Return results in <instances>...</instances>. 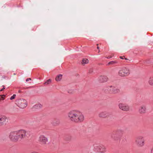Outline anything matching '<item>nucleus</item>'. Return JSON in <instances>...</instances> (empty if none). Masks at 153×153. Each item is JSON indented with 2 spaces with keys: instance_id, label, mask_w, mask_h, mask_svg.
I'll return each mask as SVG.
<instances>
[{
  "instance_id": "1",
  "label": "nucleus",
  "mask_w": 153,
  "mask_h": 153,
  "mask_svg": "<svg viewBox=\"0 0 153 153\" xmlns=\"http://www.w3.org/2000/svg\"><path fill=\"white\" fill-rule=\"evenodd\" d=\"M68 116L71 121L76 123L82 122L84 119L82 114L78 111H71L68 113Z\"/></svg>"
},
{
  "instance_id": "2",
  "label": "nucleus",
  "mask_w": 153,
  "mask_h": 153,
  "mask_svg": "<svg viewBox=\"0 0 153 153\" xmlns=\"http://www.w3.org/2000/svg\"><path fill=\"white\" fill-rule=\"evenodd\" d=\"M130 73L129 68L127 67H123L120 68L118 74L121 76H126L129 75Z\"/></svg>"
},
{
  "instance_id": "3",
  "label": "nucleus",
  "mask_w": 153,
  "mask_h": 153,
  "mask_svg": "<svg viewBox=\"0 0 153 153\" xmlns=\"http://www.w3.org/2000/svg\"><path fill=\"white\" fill-rule=\"evenodd\" d=\"M16 104L18 107L24 108L27 105V103L26 100L23 99H19L16 101Z\"/></svg>"
},
{
  "instance_id": "4",
  "label": "nucleus",
  "mask_w": 153,
  "mask_h": 153,
  "mask_svg": "<svg viewBox=\"0 0 153 153\" xmlns=\"http://www.w3.org/2000/svg\"><path fill=\"white\" fill-rule=\"evenodd\" d=\"M93 150L95 153H106V152L105 148L100 145H94Z\"/></svg>"
},
{
  "instance_id": "5",
  "label": "nucleus",
  "mask_w": 153,
  "mask_h": 153,
  "mask_svg": "<svg viewBox=\"0 0 153 153\" xmlns=\"http://www.w3.org/2000/svg\"><path fill=\"white\" fill-rule=\"evenodd\" d=\"M136 145L138 147L143 146L145 144V140L144 138L142 136H139L136 137L135 140Z\"/></svg>"
},
{
  "instance_id": "6",
  "label": "nucleus",
  "mask_w": 153,
  "mask_h": 153,
  "mask_svg": "<svg viewBox=\"0 0 153 153\" xmlns=\"http://www.w3.org/2000/svg\"><path fill=\"white\" fill-rule=\"evenodd\" d=\"M38 141L39 143L42 145H45L47 144L48 142V138L43 134L40 135L38 139Z\"/></svg>"
},
{
  "instance_id": "7",
  "label": "nucleus",
  "mask_w": 153,
  "mask_h": 153,
  "mask_svg": "<svg viewBox=\"0 0 153 153\" xmlns=\"http://www.w3.org/2000/svg\"><path fill=\"white\" fill-rule=\"evenodd\" d=\"M19 140L24 138L26 136V131L23 129L16 131Z\"/></svg>"
},
{
  "instance_id": "8",
  "label": "nucleus",
  "mask_w": 153,
  "mask_h": 153,
  "mask_svg": "<svg viewBox=\"0 0 153 153\" xmlns=\"http://www.w3.org/2000/svg\"><path fill=\"white\" fill-rule=\"evenodd\" d=\"M119 109L123 111H127L130 110V107L128 104L123 103H120L118 104Z\"/></svg>"
},
{
  "instance_id": "9",
  "label": "nucleus",
  "mask_w": 153,
  "mask_h": 153,
  "mask_svg": "<svg viewBox=\"0 0 153 153\" xmlns=\"http://www.w3.org/2000/svg\"><path fill=\"white\" fill-rule=\"evenodd\" d=\"M9 137L11 140L13 141H19L16 131L11 132L10 134Z\"/></svg>"
},
{
  "instance_id": "10",
  "label": "nucleus",
  "mask_w": 153,
  "mask_h": 153,
  "mask_svg": "<svg viewBox=\"0 0 153 153\" xmlns=\"http://www.w3.org/2000/svg\"><path fill=\"white\" fill-rule=\"evenodd\" d=\"M108 88L110 90L109 92L111 94H116L119 93L120 91L119 89L116 88L112 86H109Z\"/></svg>"
},
{
  "instance_id": "11",
  "label": "nucleus",
  "mask_w": 153,
  "mask_h": 153,
  "mask_svg": "<svg viewBox=\"0 0 153 153\" xmlns=\"http://www.w3.org/2000/svg\"><path fill=\"white\" fill-rule=\"evenodd\" d=\"M147 108L145 105H143L140 106L138 109L139 113L140 114H144L147 112Z\"/></svg>"
},
{
  "instance_id": "12",
  "label": "nucleus",
  "mask_w": 153,
  "mask_h": 153,
  "mask_svg": "<svg viewBox=\"0 0 153 153\" xmlns=\"http://www.w3.org/2000/svg\"><path fill=\"white\" fill-rule=\"evenodd\" d=\"M110 113L106 111H102L100 112L98 116L100 117L105 118L108 117L110 116Z\"/></svg>"
},
{
  "instance_id": "13",
  "label": "nucleus",
  "mask_w": 153,
  "mask_h": 153,
  "mask_svg": "<svg viewBox=\"0 0 153 153\" xmlns=\"http://www.w3.org/2000/svg\"><path fill=\"white\" fill-rule=\"evenodd\" d=\"M7 117L4 115H0V126L3 125L7 120Z\"/></svg>"
},
{
  "instance_id": "14",
  "label": "nucleus",
  "mask_w": 153,
  "mask_h": 153,
  "mask_svg": "<svg viewBox=\"0 0 153 153\" xmlns=\"http://www.w3.org/2000/svg\"><path fill=\"white\" fill-rule=\"evenodd\" d=\"M108 79L107 77L105 76H100L99 77V81L101 82L107 81Z\"/></svg>"
},
{
  "instance_id": "15",
  "label": "nucleus",
  "mask_w": 153,
  "mask_h": 153,
  "mask_svg": "<svg viewBox=\"0 0 153 153\" xmlns=\"http://www.w3.org/2000/svg\"><path fill=\"white\" fill-rule=\"evenodd\" d=\"M111 137L113 140H118V135L117 134H113L111 135Z\"/></svg>"
},
{
  "instance_id": "16",
  "label": "nucleus",
  "mask_w": 153,
  "mask_h": 153,
  "mask_svg": "<svg viewBox=\"0 0 153 153\" xmlns=\"http://www.w3.org/2000/svg\"><path fill=\"white\" fill-rule=\"evenodd\" d=\"M62 74H59L56 76L55 80L57 82L59 81L62 79Z\"/></svg>"
},
{
  "instance_id": "17",
  "label": "nucleus",
  "mask_w": 153,
  "mask_h": 153,
  "mask_svg": "<svg viewBox=\"0 0 153 153\" xmlns=\"http://www.w3.org/2000/svg\"><path fill=\"white\" fill-rule=\"evenodd\" d=\"M118 63V62L117 61H112L110 62L108 64V65H114Z\"/></svg>"
},
{
  "instance_id": "18",
  "label": "nucleus",
  "mask_w": 153,
  "mask_h": 153,
  "mask_svg": "<svg viewBox=\"0 0 153 153\" xmlns=\"http://www.w3.org/2000/svg\"><path fill=\"white\" fill-rule=\"evenodd\" d=\"M89 62L88 60L86 58H85L83 59L82 62V64L85 65L88 63Z\"/></svg>"
},
{
  "instance_id": "19",
  "label": "nucleus",
  "mask_w": 153,
  "mask_h": 153,
  "mask_svg": "<svg viewBox=\"0 0 153 153\" xmlns=\"http://www.w3.org/2000/svg\"><path fill=\"white\" fill-rule=\"evenodd\" d=\"M149 83L151 85H153V77H150L149 81Z\"/></svg>"
},
{
  "instance_id": "20",
  "label": "nucleus",
  "mask_w": 153,
  "mask_h": 153,
  "mask_svg": "<svg viewBox=\"0 0 153 153\" xmlns=\"http://www.w3.org/2000/svg\"><path fill=\"white\" fill-rule=\"evenodd\" d=\"M51 82V80L49 79L44 83V84L45 85H48L50 84Z\"/></svg>"
},
{
  "instance_id": "21",
  "label": "nucleus",
  "mask_w": 153,
  "mask_h": 153,
  "mask_svg": "<svg viewBox=\"0 0 153 153\" xmlns=\"http://www.w3.org/2000/svg\"><path fill=\"white\" fill-rule=\"evenodd\" d=\"M16 96V94H13L12 96L10 97V100H12L15 99Z\"/></svg>"
},
{
  "instance_id": "22",
  "label": "nucleus",
  "mask_w": 153,
  "mask_h": 153,
  "mask_svg": "<svg viewBox=\"0 0 153 153\" xmlns=\"http://www.w3.org/2000/svg\"><path fill=\"white\" fill-rule=\"evenodd\" d=\"M1 96V100H4V97H5V95H0Z\"/></svg>"
},
{
  "instance_id": "23",
  "label": "nucleus",
  "mask_w": 153,
  "mask_h": 153,
  "mask_svg": "<svg viewBox=\"0 0 153 153\" xmlns=\"http://www.w3.org/2000/svg\"><path fill=\"white\" fill-rule=\"evenodd\" d=\"M36 106H37V108H38L39 107V108H41L42 107V105L40 104H38Z\"/></svg>"
},
{
  "instance_id": "24",
  "label": "nucleus",
  "mask_w": 153,
  "mask_h": 153,
  "mask_svg": "<svg viewBox=\"0 0 153 153\" xmlns=\"http://www.w3.org/2000/svg\"><path fill=\"white\" fill-rule=\"evenodd\" d=\"M74 91L72 90H71L68 91V93L70 94H72L74 92Z\"/></svg>"
},
{
  "instance_id": "25",
  "label": "nucleus",
  "mask_w": 153,
  "mask_h": 153,
  "mask_svg": "<svg viewBox=\"0 0 153 153\" xmlns=\"http://www.w3.org/2000/svg\"><path fill=\"white\" fill-rule=\"evenodd\" d=\"M2 86L3 87V88L0 90V91H2L5 88L4 87V85H3Z\"/></svg>"
},
{
  "instance_id": "26",
  "label": "nucleus",
  "mask_w": 153,
  "mask_h": 153,
  "mask_svg": "<svg viewBox=\"0 0 153 153\" xmlns=\"http://www.w3.org/2000/svg\"><path fill=\"white\" fill-rule=\"evenodd\" d=\"M31 80V79L30 78H29L27 79H26V82H28L29 81Z\"/></svg>"
},
{
  "instance_id": "27",
  "label": "nucleus",
  "mask_w": 153,
  "mask_h": 153,
  "mask_svg": "<svg viewBox=\"0 0 153 153\" xmlns=\"http://www.w3.org/2000/svg\"><path fill=\"white\" fill-rule=\"evenodd\" d=\"M150 153H153V146L152 148L151 149Z\"/></svg>"
},
{
  "instance_id": "28",
  "label": "nucleus",
  "mask_w": 153,
  "mask_h": 153,
  "mask_svg": "<svg viewBox=\"0 0 153 153\" xmlns=\"http://www.w3.org/2000/svg\"><path fill=\"white\" fill-rule=\"evenodd\" d=\"M93 70L92 69H91L89 70V72L91 73L93 72Z\"/></svg>"
},
{
  "instance_id": "29",
  "label": "nucleus",
  "mask_w": 153,
  "mask_h": 153,
  "mask_svg": "<svg viewBox=\"0 0 153 153\" xmlns=\"http://www.w3.org/2000/svg\"><path fill=\"white\" fill-rule=\"evenodd\" d=\"M31 153H39V152H36V151H33Z\"/></svg>"
},
{
  "instance_id": "30",
  "label": "nucleus",
  "mask_w": 153,
  "mask_h": 153,
  "mask_svg": "<svg viewBox=\"0 0 153 153\" xmlns=\"http://www.w3.org/2000/svg\"><path fill=\"white\" fill-rule=\"evenodd\" d=\"M57 123L56 125L55 124H54V125H58L59 123V121H57Z\"/></svg>"
},
{
  "instance_id": "31",
  "label": "nucleus",
  "mask_w": 153,
  "mask_h": 153,
  "mask_svg": "<svg viewBox=\"0 0 153 153\" xmlns=\"http://www.w3.org/2000/svg\"><path fill=\"white\" fill-rule=\"evenodd\" d=\"M120 58L122 59H123V57H122V56H120Z\"/></svg>"
},
{
  "instance_id": "32",
  "label": "nucleus",
  "mask_w": 153,
  "mask_h": 153,
  "mask_svg": "<svg viewBox=\"0 0 153 153\" xmlns=\"http://www.w3.org/2000/svg\"><path fill=\"white\" fill-rule=\"evenodd\" d=\"M97 49H99V47L98 46H97Z\"/></svg>"
},
{
  "instance_id": "33",
  "label": "nucleus",
  "mask_w": 153,
  "mask_h": 153,
  "mask_svg": "<svg viewBox=\"0 0 153 153\" xmlns=\"http://www.w3.org/2000/svg\"><path fill=\"white\" fill-rule=\"evenodd\" d=\"M1 96H0V100H1Z\"/></svg>"
},
{
  "instance_id": "34",
  "label": "nucleus",
  "mask_w": 153,
  "mask_h": 153,
  "mask_svg": "<svg viewBox=\"0 0 153 153\" xmlns=\"http://www.w3.org/2000/svg\"><path fill=\"white\" fill-rule=\"evenodd\" d=\"M14 74V75H16V74Z\"/></svg>"
},
{
  "instance_id": "35",
  "label": "nucleus",
  "mask_w": 153,
  "mask_h": 153,
  "mask_svg": "<svg viewBox=\"0 0 153 153\" xmlns=\"http://www.w3.org/2000/svg\"><path fill=\"white\" fill-rule=\"evenodd\" d=\"M97 45H98V44H97Z\"/></svg>"
}]
</instances>
